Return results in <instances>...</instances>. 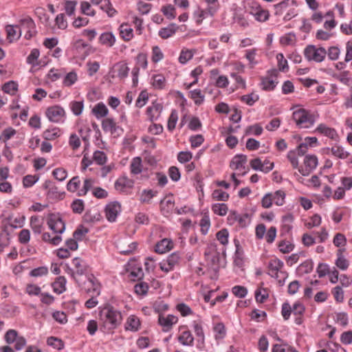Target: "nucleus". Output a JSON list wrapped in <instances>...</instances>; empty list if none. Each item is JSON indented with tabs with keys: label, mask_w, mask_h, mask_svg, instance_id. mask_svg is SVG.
<instances>
[{
	"label": "nucleus",
	"mask_w": 352,
	"mask_h": 352,
	"mask_svg": "<svg viewBox=\"0 0 352 352\" xmlns=\"http://www.w3.org/2000/svg\"><path fill=\"white\" fill-rule=\"evenodd\" d=\"M47 343L49 346H52L58 350H60L64 347L63 342L60 339L55 337L48 338L47 340Z\"/></svg>",
	"instance_id": "603ef678"
},
{
	"label": "nucleus",
	"mask_w": 352,
	"mask_h": 352,
	"mask_svg": "<svg viewBox=\"0 0 352 352\" xmlns=\"http://www.w3.org/2000/svg\"><path fill=\"white\" fill-rule=\"evenodd\" d=\"M43 189L47 190V197L51 199H57L60 197V194L57 186L50 180H46L43 184Z\"/></svg>",
	"instance_id": "4468645a"
},
{
	"label": "nucleus",
	"mask_w": 352,
	"mask_h": 352,
	"mask_svg": "<svg viewBox=\"0 0 352 352\" xmlns=\"http://www.w3.org/2000/svg\"><path fill=\"white\" fill-rule=\"evenodd\" d=\"M190 97L193 100L196 105H201L204 101L205 96L200 89H194L190 91Z\"/></svg>",
	"instance_id": "2f4dec72"
},
{
	"label": "nucleus",
	"mask_w": 352,
	"mask_h": 352,
	"mask_svg": "<svg viewBox=\"0 0 352 352\" xmlns=\"http://www.w3.org/2000/svg\"><path fill=\"white\" fill-rule=\"evenodd\" d=\"M133 186V182L126 177H120L115 182L116 189L120 191H124L126 188H132Z\"/></svg>",
	"instance_id": "4be33fe9"
},
{
	"label": "nucleus",
	"mask_w": 352,
	"mask_h": 352,
	"mask_svg": "<svg viewBox=\"0 0 352 352\" xmlns=\"http://www.w3.org/2000/svg\"><path fill=\"white\" fill-rule=\"evenodd\" d=\"M265 164H269V166H264L260 158H255L250 161L251 167L255 170H261L265 173L272 170L274 168V163L265 161Z\"/></svg>",
	"instance_id": "2eb2a0df"
},
{
	"label": "nucleus",
	"mask_w": 352,
	"mask_h": 352,
	"mask_svg": "<svg viewBox=\"0 0 352 352\" xmlns=\"http://www.w3.org/2000/svg\"><path fill=\"white\" fill-rule=\"evenodd\" d=\"M177 120V112L176 110H173L168 120L167 128L168 131H172L173 129H175Z\"/></svg>",
	"instance_id": "8fccbe9b"
},
{
	"label": "nucleus",
	"mask_w": 352,
	"mask_h": 352,
	"mask_svg": "<svg viewBox=\"0 0 352 352\" xmlns=\"http://www.w3.org/2000/svg\"><path fill=\"white\" fill-rule=\"evenodd\" d=\"M207 4L208 8V12L210 13V16H212L219 10L220 5L219 0H204Z\"/></svg>",
	"instance_id": "37998d69"
},
{
	"label": "nucleus",
	"mask_w": 352,
	"mask_h": 352,
	"mask_svg": "<svg viewBox=\"0 0 352 352\" xmlns=\"http://www.w3.org/2000/svg\"><path fill=\"white\" fill-rule=\"evenodd\" d=\"M162 110V106L159 103H153V104L148 107L146 109V113L149 117L150 120H153L155 114L158 116Z\"/></svg>",
	"instance_id": "e433bc0d"
},
{
	"label": "nucleus",
	"mask_w": 352,
	"mask_h": 352,
	"mask_svg": "<svg viewBox=\"0 0 352 352\" xmlns=\"http://www.w3.org/2000/svg\"><path fill=\"white\" fill-rule=\"evenodd\" d=\"M304 55L309 61L321 63L326 57L327 51L324 47H316L315 45H310L305 49Z\"/></svg>",
	"instance_id": "20e7f679"
},
{
	"label": "nucleus",
	"mask_w": 352,
	"mask_h": 352,
	"mask_svg": "<svg viewBox=\"0 0 352 352\" xmlns=\"http://www.w3.org/2000/svg\"><path fill=\"white\" fill-rule=\"evenodd\" d=\"M176 309L179 312H180L182 316H187L192 314V311L190 307L183 302L177 305Z\"/></svg>",
	"instance_id": "69168bd1"
},
{
	"label": "nucleus",
	"mask_w": 352,
	"mask_h": 352,
	"mask_svg": "<svg viewBox=\"0 0 352 352\" xmlns=\"http://www.w3.org/2000/svg\"><path fill=\"white\" fill-rule=\"evenodd\" d=\"M95 184V181L91 178H87L84 180L83 186L81 189H80L77 195L79 197H82L87 195V193L94 188V185Z\"/></svg>",
	"instance_id": "cd10ccee"
},
{
	"label": "nucleus",
	"mask_w": 352,
	"mask_h": 352,
	"mask_svg": "<svg viewBox=\"0 0 352 352\" xmlns=\"http://www.w3.org/2000/svg\"><path fill=\"white\" fill-rule=\"evenodd\" d=\"M120 34L126 41H129L133 37V30L127 23H123L120 26Z\"/></svg>",
	"instance_id": "b1692460"
},
{
	"label": "nucleus",
	"mask_w": 352,
	"mask_h": 352,
	"mask_svg": "<svg viewBox=\"0 0 352 352\" xmlns=\"http://www.w3.org/2000/svg\"><path fill=\"white\" fill-rule=\"evenodd\" d=\"M201 232L206 234L210 226V221L208 215H204L200 221Z\"/></svg>",
	"instance_id": "052dcab7"
},
{
	"label": "nucleus",
	"mask_w": 352,
	"mask_h": 352,
	"mask_svg": "<svg viewBox=\"0 0 352 352\" xmlns=\"http://www.w3.org/2000/svg\"><path fill=\"white\" fill-rule=\"evenodd\" d=\"M45 114L50 121L57 123L63 121L65 112L63 108L56 105L48 107Z\"/></svg>",
	"instance_id": "0eeeda50"
},
{
	"label": "nucleus",
	"mask_w": 352,
	"mask_h": 352,
	"mask_svg": "<svg viewBox=\"0 0 352 352\" xmlns=\"http://www.w3.org/2000/svg\"><path fill=\"white\" fill-rule=\"evenodd\" d=\"M72 211L76 214H81L85 208V204L82 199H76L71 204Z\"/></svg>",
	"instance_id": "de8ad7c7"
},
{
	"label": "nucleus",
	"mask_w": 352,
	"mask_h": 352,
	"mask_svg": "<svg viewBox=\"0 0 352 352\" xmlns=\"http://www.w3.org/2000/svg\"><path fill=\"white\" fill-rule=\"evenodd\" d=\"M148 100V94L145 91H142L138 96V99L135 102V106L141 108L146 104Z\"/></svg>",
	"instance_id": "e2e57ef3"
},
{
	"label": "nucleus",
	"mask_w": 352,
	"mask_h": 352,
	"mask_svg": "<svg viewBox=\"0 0 352 352\" xmlns=\"http://www.w3.org/2000/svg\"><path fill=\"white\" fill-rule=\"evenodd\" d=\"M273 201L277 206H283L285 203V193L284 191L278 190L274 192H272Z\"/></svg>",
	"instance_id": "4c0bfd02"
},
{
	"label": "nucleus",
	"mask_w": 352,
	"mask_h": 352,
	"mask_svg": "<svg viewBox=\"0 0 352 352\" xmlns=\"http://www.w3.org/2000/svg\"><path fill=\"white\" fill-rule=\"evenodd\" d=\"M121 212V205L118 201H112L105 207V215L110 222L116 221L118 215Z\"/></svg>",
	"instance_id": "1a4fd4ad"
},
{
	"label": "nucleus",
	"mask_w": 352,
	"mask_h": 352,
	"mask_svg": "<svg viewBox=\"0 0 352 352\" xmlns=\"http://www.w3.org/2000/svg\"><path fill=\"white\" fill-rule=\"evenodd\" d=\"M102 129L104 132H109L111 134H114L118 129H122L116 124L114 119L112 118H106L102 121Z\"/></svg>",
	"instance_id": "dca6fc26"
},
{
	"label": "nucleus",
	"mask_w": 352,
	"mask_h": 352,
	"mask_svg": "<svg viewBox=\"0 0 352 352\" xmlns=\"http://www.w3.org/2000/svg\"><path fill=\"white\" fill-rule=\"evenodd\" d=\"M2 89L5 93L14 95L18 89V84L13 80L9 81L3 85Z\"/></svg>",
	"instance_id": "79ce46f5"
},
{
	"label": "nucleus",
	"mask_w": 352,
	"mask_h": 352,
	"mask_svg": "<svg viewBox=\"0 0 352 352\" xmlns=\"http://www.w3.org/2000/svg\"><path fill=\"white\" fill-rule=\"evenodd\" d=\"M42 239L44 241L49 242L54 245H58L62 241V238L60 235L52 237L49 232H44L42 235Z\"/></svg>",
	"instance_id": "c03bdc74"
},
{
	"label": "nucleus",
	"mask_w": 352,
	"mask_h": 352,
	"mask_svg": "<svg viewBox=\"0 0 352 352\" xmlns=\"http://www.w3.org/2000/svg\"><path fill=\"white\" fill-rule=\"evenodd\" d=\"M100 8L105 12L109 17H113L117 13L116 9L112 6L110 0H104L100 5Z\"/></svg>",
	"instance_id": "7c9ffc66"
},
{
	"label": "nucleus",
	"mask_w": 352,
	"mask_h": 352,
	"mask_svg": "<svg viewBox=\"0 0 352 352\" xmlns=\"http://www.w3.org/2000/svg\"><path fill=\"white\" fill-rule=\"evenodd\" d=\"M49 228L54 232L62 234L65 230V222L60 217L51 215L47 220Z\"/></svg>",
	"instance_id": "9b49d317"
},
{
	"label": "nucleus",
	"mask_w": 352,
	"mask_h": 352,
	"mask_svg": "<svg viewBox=\"0 0 352 352\" xmlns=\"http://www.w3.org/2000/svg\"><path fill=\"white\" fill-rule=\"evenodd\" d=\"M134 289L138 295H146L148 290V285L145 282H140L134 286Z\"/></svg>",
	"instance_id": "4d7b16f0"
},
{
	"label": "nucleus",
	"mask_w": 352,
	"mask_h": 352,
	"mask_svg": "<svg viewBox=\"0 0 352 352\" xmlns=\"http://www.w3.org/2000/svg\"><path fill=\"white\" fill-rule=\"evenodd\" d=\"M247 162V156L243 154L235 155L230 162V167L233 170L245 169Z\"/></svg>",
	"instance_id": "f3484780"
},
{
	"label": "nucleus",
	"mask_w": 352,
	"mask_h": 352,
	"mask_svg": "<svg viewBox=\"0 0 352 352\" xmlns=\"http://www.w3.org/2000/svg\"><path fill=\"white\" fill-rule=\"evenodd\" d=\"M294 245L286 241H282L278 244L279 250L283 254H287L292 252L294 249Z\"/></svg>",
	"instance_id": "680f3d73"
},
{
	"label": "nucleus",
	"mask_w": 352,
	"mask_h": 352,
	"mask_svg": "<svg viewBox=\"0 0 352 352\" xmlns=\"http://www.w3.org/2000/svg\"><path fill=\"white\" fill-rule=\"evenodd\" d=\"M19 23L20 25L27 30L25 35V37L27 39H30L36 34V25L32 18L26 16L21 19Z\"/></svg>",
	"instance_id": "f8f14e48"
},
{
	"label": "nucleus",
	"mask_w": 352,
	"mask_h": 352,
	"mask_svg": "<svg viewBox=\"0 0 352 352\" xmlns=\"http://www.w3.org/2000/svg\"><path fill=\"white\" fill-rule=\"evenodd\" d=\"M152 79V84L155 88L162 89L165 85L166 78L162 74L153 75Z\"/></svg>",
	"instance_id": "a18cd8bd"
},
{
	"label": "nucleus",
	"mask_w": 352,
	"mask_h": 352,
	"mask_svg": "<svg viewBox=\"0 0 352 352\" xmlns=\"http://www.w3.org/2000/svg\"><path fill=\"white\" fill-rule=\"evenodd\" d=\"M48 274V268L45 266H41L32 270L30 272V276L32 277H40Z\"/></svg>",
	"instance_id": "5fc2aeb1"
},
{
	"label": "nucleus",
	"mask_w": 352,
	"mask_h": 352,
	"mask_svg": "<svg viewBox=\"0 0 352 352\" xmlns=\"http://www.w3.org/2000/svg\"><path fill=\"white\" fill-rule=\"evenodd\" d=\"M74 280L81 289L87 294L98 296L100 294V286L97 278L92 274L86 275L82 278L74 275Z\"/></svg>",
	"instance_id": "f03ea898"
},
{
	"label": "nucleus",
	"mask_w": 352,
	"mask_h": 352,
	"mask_svg": "<svg viewBox=\"0 0 352 352\" xmlns=\"http://www.w3.org/2000/svg\"><path fill=\"white\" fill-rule=\"evenodd\" d=\"M39 179L38 175H28L23 179V185L25 188H30L36 183Z\"/></svg>",
	"instance_id": "09e8293b"
},
{
	"label": "nucleus",
	"mask_w": 352,
	"mask_h": 352,
	"mask_svg": "<svg viewBox=\"0 0 352 352\" xmlns=\"http://www.w3.org/2000/svg\"><path fill=\"white\" fill-rule=\"evenodd\" d=\"M205 256L208 260H210L212 264H217L219 261V253L217 252L216 245L211 244L205 252Z\"/></svg>",
	"instance_id": "412c9836"
},
{
	"label": "nucleus",
	"mask_w": 352,
	"mask_h": 352,
	"mask_svg": "<svg viewBox=\"0 0 352 352\" xmlns=\"http://www.w3.org/2000/svg\"><path fill=\"white\" fill-rule=\"evenodd\" d=\"M232 292L233 294L238 298H244L248 293V290L245 287L236 285L232 287Z\"/></svg>",
	"instance_id": "774afa93"
},
{
	"label": "nucleus",
	"mask_w": 352,
	"mask_h": 352,
	"mask_svg": "<svg viewBox=\"0 0 352 352\" xmlns=\"http://www.w3.org/2000/svg\"><path fill=\"white\" fill-rule=\"evenodd\" d=\"M193 52L190 50H182L179 57V61L182 64H186L189 60H190L193 57Z\"/></svg>",
	"instance_id": "864d4df0"
},
{
	"label": "nucleus",
	"mask_w": 352,
	"mask_h": 352,
	"mask_svg": "<svg viewBox=\"0 0 352 352\" xmlns=\"http://www.w3.org/2000/svg\"><path fill=\"white\" fill-rule=\"evenodd\" d=\"M173 247V242L170 240L164 239L155 245V251L159 254H164L170 251Z\"/></svg>",
	"instance_id": "a211bd4d"
},
{
	"label": "nucleus",
	"mask_w": 352,
	"mask_h": 352,
	"mask_svg": "<svg viewBox=\"0 0 352 352\" xmlns=\"http://www.w3.org/2000/svg\"><path fill=\"white\" fill-rule=\"evenodd\" d=\"M15 28H19V26L18 25L14 26V25H8L6 27V32H7V36H8V38L10 40V42H12L14 39L19 38L21 36V30H19V34H17V32L15 30Z\"/></svg>",
	"instance_id": "473e14b6"
},
{
	"label": "nucleus",
	"mask_w": 352,
	"mask_h": 352,
	"mask_svg": "<svg viewBox=\"0 0 352 352\" xmlns=\"http://www.w3.org/2000/svg\"><path fill=\"white\" fill-rule=\"evenodd\" d=\"M140 325V320L135 316H131L128 318L126 322V329L132 331H137Z\"/></svg>",
	"instance_id": "c85d7f7f"
},
{
	"label": "nucleus",
	"mask_w": 352,
	"mask_h": 352,
	"mask_svg": "<svg viewBox=\"0 0 352 352\" xmlns=\"http://www.w3.org/2000/svg\"><path fill=\"white\" fill-rule=\"evenodd\" d=\"M59 130L57 128L47 129L43 132V136L47 140H52L59 136Z\"/></svg>",
	"instance_id": "6e6d98bb"
},
{
	"label": "nucleus",
	"mask_w": 352,
	"mask_h": 352,
	"mask_svg": "<svg viewBox=\"0 0 352 352\" xmlns=\"http://www.w3.org/2000/svg\"><path fill=\"white\" fill-rule=\"evenodd\" d=\"M278 82L269 78L265 77L261 79V86L263 90L272 91L276 86Z\"/></svg>",
	"instance_id": "72a5a7b5"
},
{
	"label": "nucleus",
	"mask_w": 352,
	"mask_h": 352,
	"mask_svg": "<svg viewBox=\"0 0 352 352\" xmlns=\"http://www.w3.org/2000/svg\"><path fill=\"white\" fill-rule=\"evenodd\" d=\"M322 222L321 217L318 214H314L311 218L310 221L307 222L305 225L308 228H312L314 227H318L320 225Z\"/></svg>",
	"instance_id": "0e129e2a"
},
{
	"label": "nucleus",
	"mask_w": 352,
	"mask_h": 352,
	"mask_svg": "<svg viewBox=\"0 0 352 352\" xmlns=\"http://www.w3.org/2000/svg\"><path fill=\"white\" fill-rule=\"evenodd\" d=\"M66 278L64 276H58L52 284L53 291L57 294H61L66 290Z\"/></svg>",
	"instance_id": "aec40b11"
},
{
	"label": "nucleus",
	"mask_w": 352,
	"mask_h": 352,
	"mask_svg": "<svg viewBox=\"0 0 352 352\" xmlns=\"http://www.w3.org/2000/svg\"><path fill=\"white\" fill-rule=\"evenodd\" d=\"M131 172L133 175H138L142 172V159L140 157H134L130 165Z\"/></svg>",
	"instance_id": "f704fd0d"
},
{
	"label": "nucleus",
	"mask_w": 352,
	"mask_h": 352,
	"mask_svg": "<svg viewBox=\"0 0 352 352\" xmlns=\"http://www.w3.org/2000/svg\"><path fill=\"white\" fill-rule=\"evenodd\" d=\"M157 193V191L144 189L141 192L140 201L144 204H149L151 200L156 196Z\"/></svg>",
	"instance_id": "c756f323"
},
{
	"label": "nucleus",
	"mask_w": 352,
	"mask_h": 352,
	"mask_svg": "<svg viewBox=\"0 0 352 352\" xmlns=\"http://www.w3.org/2000/svg\"><path fill=\"white\" fill-rule=\"evenodd\" d=\"M164 54L158 46H154L152 49V61L157 63L162 60Z\"/></svg>",
	"instance_id": "338daca9"
},
{
	"label": "nucleus",
	"mask_w": 352,
	"mask_h": 352,
	"mask_svg": "<svg viewBox=\"0 0 352 352\" xmlns=\"http://www.w3.org/2000/svg\"><path fill=\"white\" fill-rule=\"evenodd\" d=\"M177 29V25L172 23L166 28H161L158 34L162 38L166 39L172 36L176 32Z\"/></svg>",
	"instance_id": "393cba45"
},
{
	"label": "nucleus",
	"mask_w": 352,
	"mask_h": 352,
	"mask_svg": "<svg viewBox=\"0 0 352 352\" xmlns=\"http://www.w3.org/2000/svg\"><path fill=\"white\" fill-rule=\"evenodd\" d=\"M93 159L98 164L103 165L106 163L107 157L103 151H96L94 153Z\"/></svg>",
	"instance_id": "3c124183"
},
{
	"label": "nucleus",
	"mask_w": 352,
	"mask_h": 352,
	"mask_svg": "<svg viewBox=\"0 0 352 352\" xmlns=\"http://www.w3.org/2000/svg\"><path fill=\"white\" fill-rule=\"evenodd\" d=\"M177 321V317L172 314L166 316L160 314L158 317V323L162 327L163 331L165 332L169 331L172 329L173 325L176 324Z\"/></svg>",
	"instance_id": "9d476101"
},
{
	"label": "nucleus",
	"mask_w": 352,
	"mask_h": 352,
	"mask_svg": "<svg viewBox=\"0 0 352 352\" xmlns=\"http://www.w3.org/2000/svg\"><path fill=\"white\" fill-rule=\"evenodd\" d=\"M331 151L334 156L340 159H346L349 155V153L338 145L333 146L331 148Z\"/></svg>",
	"instance_id": "58836bf2"
},
{
	"label": "nucleus",
	"mask_w": 352,
	"mask_h": 352,
	"mask_svg": "<svg viewBox=\"0 0 352 352\" xmlns=\"http://www.w3.org/2000/svg\"><path fill=\"white\" fill-rule=\"evenodd\" d=\"M212 210L214 214L219 216H225L228 210L226 204H214L212 206Z\"/></svg>",
	"instance_id": "ea45409f"
},
{
	"label": "nucleus",
	"mask_w": 352,
	"mask_h": 352,
	"mask_svg": "<svg viewBox=\"0 0 352 352\" xmlns=\"http://www.w3.org/2000/svg\"><path fill=\"white\" fill-rule=\"evenodd\" d=\"M72 265L75 267L76 270L74 271L73 269L68 267L67 273L69 274L73 278L74 275L77 277L82 278L83 276H86V275L90 274L88 272L89 265L84 260L76 257L72 260Z\"/></svg>",
	"instance_id": "39448f33"
},
{
	"label": "nucleus",
	"mask_w": 352,
	"mask_h": 352,
	"mask_svg": "<svg viewBox=\"0 0 352 352\" xmlns=\"http://www.w3.org/2000/svg\"><path fill=\"white\" fill-rule=\"evenodd\" d=\"M52 175L57 180L62 182L66 179L67 172L63 168H57L53 170Z\"/></svg>",
	"instance_id": "13d9d810"
},
{
	"label": "nucleus",
	"mask_w": 352,
	"mask_h": 352,
	"mask_svg": "<svg viewBox=\"0 0 352 352\" xmlns=\"http://www.w3.org/2000/svg\"><path fill=\"white\" fill-rule=\"evenodd\" d=\"M69 106L75 116H80L84 108L82 101H72Z\"/></svg>",
	"instance_id": "49530a36"
},
{
	"label": "nucleus",
	"mask_w": 352,
	"mask_h": 352,
	"mask_svg": "<svg viewBox=\"0 0 352 352\" xmlns=\"http://www.w3.org/2000/svg\"><path fill=\"white\" fill-rule=\"evenodd\" d=\"M292 118L299 128H309L315 122L314 116L304 109L295 111Z\"/></svg>",
	"instance_id": "7ed1b4c3"
},
{
	"label": "nucleus",
	"mask_w": 352,
	"mask_h": 352,
	"mask_svg": "<svg viewBox=\"0 0 352 352\" xmlns=\"http://www.w3.org/2000/svg\"><path fill=\"white\" fill-rule=\"evenodd\" d=\"M80 180L78 176L72 177L67 184V189L68 191L74 192L79 188Z\"/></svg>",
	"instance_id": "a19ab883"
},
{
	"label": "nucleus",
	"mask_w": 352,
	"mask_h": 352,
	"mask_svg": "<svg viewBox=\"0 0 352 352\" xmlns=\"http://www.w3.org/2000/svg\"><path fill=\"white\" fill-rule=\"evenodd\" d=\"M92 113L97 119H100L107 116L109 110L103 102H99L94 106L92 109Z\"/></svg>",
	"instance_id": "5701e85b"
},
{
	"label": "nucleus",
	"mask_w": 352,
	"mask_h": 352,
	"mask_svg": "<svg viewBox=\"0 0 352 352\" xmlns=\"http://www.w3.org/2000/svg\"><path fill=\"white\" fill-rule=\"evenodd\" d=\"M248 4L250 6L249 13L253 15L256 21L264 22L269 19V12L263 9L256 2L252 1L249 2Z\"/></svg>",
	"instance_id": "423d86ee"
},
{
	"label": "nucleus",
	"mask_w": 352,
	"mask_h": 352,
	"mask_svg": "<svg viewBox=\"0 0 352 352\" xmlns=\"http://www.w3.org/2000/svg\"><path fill=\"white\" fill-rule=\"evenodd\" d=\"M228 236L229 233L226 229L221 230L216 234L217 240L223 245L228 244Z\"/></svg>",
	"instance_id": "bf43d9fd"
},
{
	"label": "nucleus",
	"mask_w": 352,
	"mask_h": 352,
	"mask_svg": "<svg viewBox=\"0 0 352 352\" xmlns=\"http://www.w3.org/2000/svg\"><path fill=\"white\" fill-rule=\"evenodd\" d=\"M337 259L336 261V266L342 270H345L349 267V261L343 256L342 251L339 250L337 253Z\"/></svg>",
	"instance_id": "c9c22d12"
},
{
	"label": "nucleus",
	"mask_w": 352,
	"mask_h": 352,
	"mask_svg": "<svg viewBox=\"0 0 352 352\" xmlns=\"http://www.w3.org/2000/svg\"><path fill=\"white\" fill-rule=\"evenodd\" d=\"M305 168H298V171L303 176H307L318 166V157L315 155H307L304 159Z\"/></svg>",
	"instance_id": "6e6552de"
},
{
	"label": "nucleus",
	"mask_w": 352,
	"mask_h": 352,
	"mask_svg": "<svg viewBox=\"0 0 352 352\" xmlns=\"http://www.w3.org/2000/svg\"><path fill=\"white\" fill-rule=\"evenodd\" d=\"M284 266L283 262L278 258H274L269 261L268 269L269 274L278 279L279 278L278 272L280 273Z\"/></svg>",
	"instance_id": "ddd939ff"
},
{
	"label": "nucleus",
	"mask_w": 352,
	"mask_h": 352,
	"mask_svg": "<svg viewBox=\"0 0 352 352\" xmlns=\"http://www.w3.org/2000/svg\"><path fill=\"white\" fill-rule=\"evenodd\" d=\"M316 131L332 140H336L338 138L336 131L333 128L328 127L324 124H319Z\"/></svg>",
	"instance_id": "6ab92c4d"
},
{
	"label": "nucleus",
	"mask_w": 352,
	"mask_h": 352,
	"mask_svg": "<svg viewBox=\"0 0 352 352\" xmlns=\"http://www.w3.org/2000/svg\"><path fill=\"white\" fill-rule=\"evenodd\" d=\"M100 42L102 45H105L108 47H111L116 42V37L111 32H104L99 38Z\"/></svg>",
	"instance_id": "a878e982"
},
{
	"label": "nucleus",
	"mask_w": 352,
	"mask_h": 352,
	"mask_svg": "<svg viewBox=\"0 0 352 352\" xmlns=\"http://www.w3.org/2000/svg\"><path fill=\"white\" fill-rule=\"evenodd\" d=\"M98 316L100 322V329L104 333L113 331L121 324L122 321L121 312L111 305H105L100 307Z\"/></svg>",
	"instance_id": "f257e3e1"
},
{
	"label": "nucleus",
	"mask_w": 352,
	"mask_h": 352,
	"mask_svg": "<svg viewBox=\"0 0 352 352\" xmlns=\"http://www.w3.org/2000/svg\"><path fill=\"white\" fill-rule=\"evenodd\" d=\"M179 342L184 346H192L194 338L190 331H184L178 338Z\"/></svg>",
	"instance_id": "bb28decb"
}]
</instances>
